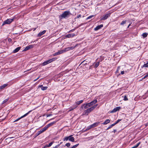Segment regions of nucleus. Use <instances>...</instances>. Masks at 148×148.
Wrapping results in <instances>:
<instances>
[{
    "label": "nucleus",
    "instance_id": "nucleus-47",
    "mask_svg": "<svg viewBox=\"0 0 148 148\" xmlns=\"http://www.w3.org/2000/svg\"><path fill=\"white\" fill-rule=\"evenodd\" d=\"M49 147V145H45V146L43 147L42 148H46L47 147Z\"/></svg>",
    "mask_w": 148,
    "mask_h": 148
},
{
    "label": "nucleus",
    "instance_id": "nucleus-20",
    "mask_svg": "<svg viewBox=\"0 0 148 148\" xmlns=\"http://www.w3.org/2000/svg\"><path fill=\"white\" fill-rule=\"evenodd\" d=\"M97 102V99H95L93 101H91L90 103V104L91 105V106H92V105H94Z\"/></svg>",
    "mask_w": 148,
    "mask_h": 148
},
{
    "label": "nucleus",
    "instance_id": "nucleus-38",
    "mask_svg": "<svg viewBox=\"0 0 148 148\" xmlns=\"http://www.w3.org/2000/svg\"><path fill=\"white\" fill-rule=\"evenodd\" d=\"M70 145H71L70 143H66L65 144V146H66L67 147H69L70 146Z\"/></svg>",
    "mask_w": 148,
    "mask_h": 148
},
{
    "label": "nucleus",
    "instance_id": "nucleus-16",
    "mask_svg": "<svg viewBox=\"0 0 148 148\" xmlns=\"http://www.w3.org/2000/svg\"><path fill=\"white\" fill-rule=\"evenodd\" d=\"M46 32V31L45 30H44L43 31L40 32L39 33L38 35V36L40 37L42 35H43Z\"/></svg>",
    "mask_w": 148,
    "mask_h": 148
},
{
    "label": "nucleus",
    "instance_id": "nucleus-12",
    "mask_svg": "<svg viewBox=\"0 0 148 148\" xmlns=\"http://www.w3.org/2000/svg\"><path fill=\"white\" fill-rule=\"evenodd\" d=\"M75 35L74 34H71L66 35L65 36L66 38H70L74 36Z\"/></svg>",
    "mask_w": 148,
    "mask_h": 148
},
{
    "label": "nucleus",
    "instance_id": "nucleus-58",
    "mask_svg": "<svg viewBox=\"0 0 148 148\" xmlns=\"http://www.w3.org/2000/svg\"><path fill=\"white\" fill-rule=\"evenodd\" d=\"M36 28H34V29H33V31H35L36 30Z\"/></svg>",
    "mask_w": 148,
    "mask_h": 148
},
{
    "label": "nucleus",
    "instance_id": "nucleus-50",
    "mask_svg": "<svg viewBox=\"0 0 148 148\" xmlns=\"http://www.w3.org/2000/svg\"><path fill=\"white\" fill-rule=\"evenodd\" d=\"M124 71H121V74L122 75H123V74H124Z\"/></svg>",
    "mask_w": 148,
    "mask_h": 148
},
{
    "label": "nucleus",
    "instance_id": "nucleus-51",
    "mask_svg": "<svg viewBox=\"0 0 148 148\" xmlns=\"http://www.w3.org/2000/svg\"><path fill=\"white\" fill-rule=\"evenodd\" d=\"M8 40L9 42H10L12 41V39L11 38H8Z\"/></svg>",
    "mask_w": 148,
    "mask_h": 148
},
{
    "label": "nucleus",
    "instance_id": "nucleus-45",
    "mask_svg": "<svg viewBox=\"0 0 148 148\" xmlns=\"http://www.w3.org/2000/svg\"><path fill=\"white\" fill-rule=\"evenodd\" d=\"M53 142H52L51 143H49V144L48 145L49 146V147L51 146V145L53 143Z\"/></svg>",
    "mask_w": 148,
    "mask_h": 148
},
{
    "label": "nucleus",
    "instance_id": "nucleus-35",
    "mask_svg": "<svg viewBox=\"0 0 148 148\" xmlns=\"http://www.w3.org/2000/svg\"><path fill=\"white\" fill-rule=\"evenodd\" d=\"M8 100V99H5L3 101L2 103V104H4L6 102H7Z\"/></svg>",
    "mask_w": 148,
    "mask_h": 148
},
{
    "label": "nucleus",
    "instance_id": "nucleus-40",
    "mask_svg": "<svg viewBox=\"0 0 148 148\" xmlns=\"http://www.w3.org/2000/svg\"><path fill=\"white\" fill-rule=\"evenodd\" d=\"M86 61L85 60H84L82 62L81 64H82L84 65L85 64H87V63L86 62Z\"/></svg>",
    "mask_w": 148,
    "mask_h": 148
},
{
    "label": "nucleus",
    "instance_id": "nucleus-1",
    "mask_svg": "<svg viewBox=\"0 0 148 148\" xmlns=\"http://www.w3.org/2000/svg\"><path fill=\"white\" fill-rule=\"evenodd\" d=\"M97 106L98 104H96L90 108H87V109L84 111L83 115H88V114L94 110Z\"/></svg>",
    "mask_w": 148,
    "mask_h": 148
},
{
    "label": "nucleus",
    "instance_id": "nucleus-52",
    "mask_svg": "<svg viewBox=\"0 0 148 148\" xmlns=\"http://www.w3.org/2000/svg\"><path fill=\"white\" fill-rule=\"evenodd\" d=\"M75 30V29H72L71 30H70L69 31V32H73Z\"/></svg>",
    "mask_w": 148,
    "mask_h": 148
},
{
    "label": "nucleus",
    "instance_id": "nucleus-55",
    "mask_svg": "<svg viewBox=\"0 0 148 148\" xmlns=\"http://www.w3.org/2000/svg\"><path fill=\"white\" fill-rule=\"evenodd\" d=\"M82 24L79 25V26L78 27H77L75 28H77L79 27H80Z\"/></svg>",
    "mask_w": 148,
    "mask_h": 148
},
{
    "label": "nucleus",
    "instance_id": "nucleus-15",
    "mask_svg": "<svg viewBox=\"0 0 148 148\" xmlns=\"http://www.w3.org/2000/svg\"><path fill=\"white\" fill-rule=\"evenodd\" d=\"M63 53L62 52V50H60L59 51H58L56 52L54 54H53V55L54 56H56V55H59Z\"/></svg>",
    "mask_w": 148,
    "mask_h": 148
},
{
    "label": "nucleus",
    "instance_id": "nucleus-4",
    "mask_svg": "<svg viewBox=\"0 0 148 148\" xmlns=\"http://www.w3.org/2000/svg\"><path fill=\"white\" fill-rule=\"evenodd\" d=\"M14 20V18L12 19H8L7 20L5 21L2 24V25H3L6 24H10Z\"/></svg>",
    "mask_w": 148,
    "mask_h": 148
},
{
    "label": "nucleus",
    "instance_id": "nucleus-33",
    "mask_svg": "<svg viewBox=\"0 0 148 148\" xmlns=\"http://www.w3.org/2000/svg\"><path fill=\"white\" fill-rule=\"evenodd\" d=\"M140 142H139L136 145L134 146V148H136L140 144Z\"/></svg>",
    "mask_w": 148,
    "mask_h": 148
},
{
    "label": "nucleus",
    "instance_id": "nucleus-8",
    "mask_svg": "<svg viewBox=\"0 0 148 148\" xmlns=\"http://www.w3.org/2000/svg\"><path fill=\"white\" fill-rule=\"evenodd\" d=\"M121 109V107H117L116 108L114 109L112 111H111L110 112L111 113H113L115 112H116L117 111H119Z\"/></svg>",
    "mask_w": 148,
    "mask_h": 148
},
{
    "label": "nucleus",
    "instance_id": "nucleus-59",
    "mask_svg": "<svg viewBox=\"0 0 148 148\" xmlns=\"http://www.w3.org/2000/svg\"><path fill=\"white\" fill-rule=\"evenodd\" d=\"M62 143V142H61L60 143V144H59L60 145Z\"/></svg>",
    "mask_w": 148,
    "mask_h": 148
},
{
    "label": "nucleus",
    "instance_id": "nucleus-10",
    "mask_svg": "<svg viewBox=\"0 0 148 148\" xmlns=\"http://www.w3.org/2000/svg\"><path fill=\"white\" fill-rule=\"evenodd\" d=\"M57 58H54L51 59H50L46 61L47 62V64H49L51 62L55 61L57 59Z\"/></svg>",
    "mask_w": 148,
    "mask_h": 148
},
{
    "label": "nucleus",
    "instance_id": "nucleus-42",
    "mask_svg": "<svg viewBox=\"0 0 148 148\" xmlns=\"http://www.w3.org/2000/svg\"><path fill=\"white\" fill-rule=\"evenodd\" d=\"M91 128H91V127H90V125L89 126L87 127L86 128V130L87 131V130H90V129H91Z\"/></svg>",
    "mask_w": 148,
    "mask_h": 148
},
{
    "label": "nucleus",
    "instance_id": "nucleus-36",
    "mask_svg": "<svg viewBox=\"0 0 148 148\" xmlns=\"http://www.w3.org/2000/svg\"><path fill=\"white\" fill-rule=\"evenodd\" d=\"M123 100L125 101L128 100V99L126 96L125 95L124 96Z\"/></svg>",
    "mask_w": 148,
    "mask_h": 148
},
{
    "label": "nucleus",
    "instance_id": "nucleus-25",
    "mask_svg": "<svg viewBox=\"0 0 148 148\" xmlns=\"http://www.w3.org/2000/svg\"><path fill=\"white\" fill-rule=\"evenodd\" d=\"M77 106H75L73 107H71L70 108L68 111L69 112H70L73 110L75 108H77Z\"/></svg>",
    "mask_w": 148,
    "mask_h": 148
},
{
    "label": "nucleus",
    "instance_id": "nucleus-21",
    "mask_svg": "<svg viewBox=\"0 0 148 148\" xmlns=\"http://www.w3.org/2000/svg\"><path fill=\"white\" fill-rule=\"evenodd\" d=\"M8 85V84H4L3 85L0 86V91H1L2 89L7 86Z\"/></svg>",
    "mask_w": 148,
    "mask_h": 148
},
{
    "label": "nucleus",
    "instance_id": "nucleus-29",
    "mask_svg": "<svg viewBox=\"0 0 148 148\" xmlns=\"http://www.w3.org/2000/svg\"><path fill=\"white\" fill-rule=\"evenodd\" d=\"M99 62H97L95 64V68H97L98 67V66H99Z\"/></svg>",
    "mask_w": 148,
    "mask_h": 148
},
{
    "label": "nucleus",
    "instance_id": "nucleus-19",
    "mask_svg": "<svg viewBox=\"0 0 148 148\" xmlns=\"http://www.w3.org/2000/svg\"><path fill=\"white\" fill-rule=\"evenodd\" d=\"M21 47H19L16 48L13 51V53H16L18 52L20 49Z\"/></svg>",
    "mask_w": 148,
    "mask_h": 148
},
{
    "label": "nucleus",
    "instance_id": "nucleus-43",
    "mask_svg": "<svg viewBox=\"0 0 148 148\" xmlns=\"http://www.w3.org/2000/svg\"><path fill=\"white\" fill-rule=\"evenodd\" d=\"M81 16L82 15L81 14H79L76 17H75V18H79L80 17H81Z\"/></svg>",
    "mask_w": 148,
    "mask_h": 148
},
{
    "label": "nucleus",
    "instance_id": "nucleus-13",
    "mask_svg": "<svg viewBox=\"0 0 148 148\" xmlns=\"http://www.w3.org/2000/svg\"><path fill=\"white\" fill-rule=\"evenodd\" d=\"M33 47L32 45H29L28 46L26 47L23 50L24 51H27L30 49V48H32Z\"/></svg>",
    "mask_w": 148,
    "mask_h": 148
},
{
    "label": "nucleus",
    "instance_id": "nucleus-23",
    "mask_svg": "<svg viewBox=\"0 0 148 148\" xmlns=\"http://www.w3.org/2000/svg\"><path fill=\"white\" fill-rule=\"evenodd\" d=\"M148 35V34L147 33H144L142 34V36H143V38H145Z\"/></svg>",
    "mask_w": 148,
    "mask_h": 148
},
{
    "label": "nucleus",
    "instance_id": "nucleus-27",
    "mask_svg": "<svg viewBox=\"0 0 148 148\" xmlns=\"http://www.w3.org/2000/svg\"><path fill=\"white\" fill-rule=\"evenodd\" d=\"M85 104H83L82 105L80 108V110H84L86 109V108H84V106H85Z\"/></svg>",
    "mask_w": 148,
    "mask_h": 148
},
{
    "label": "nucleus",
    "instance_id": "nucleus-49",
    "mask_svg": "<svg viewBox=\"0 0 148 148\" xmlns=\"http://www.w3.org/2000/svg\"><path fill=\"white\" fill-rule=\"evenodd\" d=\"M13 137H10V138H7L5 140H8L9 139H10V138H13Z\"/></svg>",
    "mask_w": 148,
    "mask_h": 148
},
{
    "label": "nucleus",
    "instance_id": "nucleus-18",
    "mask_svg": "<svg viewBox=\"0 0 148 148\" xmlns=\"http://www.w3.org/2000/svg\"><path fill=\"white\" fill-rule=\"evenodd\" d=\"M46 130H45L44 127L43 128L41 129L40 130L38 131L37 132V133H38V134H39V135H40V134L43 133Z\"/></svg>",
    "mask_w": 148,
    "mask_h": 148
},
{
    "label": "nucleus",
    "instance_id": "nucleus-7",
    "mask_svg": "<svg viewBox=\"0 0 148 148\" xmlns=\"http://www.w3.org/2000/svg\"><path fill=\"white\" fill-rule=\"evenodd\" d=\"M31 111H32V110H30V111H29L28 112H27V113H26V114H25L24 115H23V116H21L20 118H18L17 119L15 120L14 121V122H16V121H18V120H19L21 119H22V118H23V117H24L27 116V115L29 114V113L30 112H31Z\"/></svg>",
    "mask_w": 148,
    "mask_h": 148
},
{
    "label": "nucleus",
    "instance_id": "nucleus-44",
    "mask_svg": "<svg viewBox=\"0 0 148 148\" xmlns=\"http://www.w3.org/2000/svg\"><path fill=\"white\" fill-rule=\"evenodd\" d=\"M93 16H94L93 15L90 16H88V17L87 19H90V18H92Z\"/></svg>",
    "mask_w": 148,
    "mask_h": 148
},
{
    "label": "nucleus",
    "instance_id": "nucleus-37",
    "mask_svg": "<svg viewBox=\"0 0 148 148\" xmlns=\"http://www.w3.org/2000/svg\"><path fill=\"white\" fill-rule=\"evenodd\" d=\"M79 145V144H77L76 145H73L72 147H71V148H75L77 147Z\"/></svg>",
    "mask_w": 148,
    "mask_h": 148
},
{
    "label": "nucleus",
    "instance_id": "nucleus-3",
    "mask_svg": "<svg viewBox=\"0 0 148 148\" xmlns=\"http://www.w3.org/2000/svg\"><path fill=\"white\" fill-rule=\"evenodd\" d=\"M73 135H70L68 136H66L63 139L64 141H67L69 140L70 141L72 142H74L75 141V138L72 136Z\"/></svg>",
    "mask_w": 148,
    "mask_h": 148
},
{
    "label": "nucleus",
    "instance_id": "nucleus-30",
    "mask_svg": "<svg viewBox=\"0 0 148 148\" xmlns=\"http://www.w3.org/2000/svg\"><path fill=\"white\" fill-rule=\"evenodd\" d=\"M115 125L113 123L111 125H110L107 129V130H109V129H110V128H112L113 126Z\"/></svg>",
    "mask_w": 148,
    "mask_h": 148
},
{
    "label": "nucleus",
    "instance_id": "nucleus-11",
    "mask_svg": "<svg viewBox=\"0 0 148 148\" xmlns=\"http://www.w3.org/2000/svg\"><path fill=\"white\" fill-rule=\"evenodd\" d=\"M103 25L102 24L100 25L97 26L95 28H94L95 31H97L98 30L100 29L101 28L103 27Z\"/></svg>",
    "mask_w": 148,
    "mask_h": 148
},
{
    "label": "nucleus",
    "instance_id": "nucleus-28",
    "mask_svg": "<svg viewBox=\"0 0 148 148\" xmlns=\"http://www.w3.org/2000/svg\"><path fill=\"white\" fill-rule=\"evenodd\" d=\"M148 67V62H147V63H146L143 66H142V67Z\"/></svg>",
    "mask_w": 148,
    "mask_h": 148
},
{
    "label": "nucleus",
    "instance_id": "nucleus-39",
    "mask_svg": "<svg viewBox=\"0 0 148 148\" xmlns=\"http://www.w3.org/2000/svg\"><path fill=\"white\" fill-rule=\"evenodd\" d=\"M148 77V73L146 74V75L144 77H143L142 78V79H144Z\"/></svg>",
    "mask_w": 148,
    "mask_h": 148
},
{
    "label": "nucleus",
    "instance_id": "nucleus-48",
    "mask_svg": "<svg viewBox=\"0 0 148 148\" xmlns=\"http://www.w3.org/2000/svg\"><path fill=\"white\" fill-rule=\"evenodd\" d=\"M59 146H60V145H57L56 146L53 148H57L58 147H59Z\"/></svg>",
    "mask_w": 148,
    "mask_h": 148
},
{
    "label": "nucleus",
    "instance_id": "nucleus-24",
    "mask_svg": "<svg viewBox=\"0 0 148 148\" xmlns=\"http://www.w3.org/2000/svg\"><path fill=\"white\" fill-rule=\"evenodd\" d=\"M62 53L66 52L68 51H69V47L65 48L64 49L62 50Z\"/></svg>",
    "mask_w": 148,
    "mask_h": 148
},
{
    "label": "nucleus",
    "instance_id": "nucleus-14",
    "mask_svg": "<svg viewBox=\"0 0 148 148\" xmlns=\"http://www.w3.org/2000/svg\"><path fill=\"white\" fill-rule=\"evenodd\" d=\"M84 108H88V107L91 106L90 103H85Z\"/></svg>",
    "mask_w": 148,
    "mask_h": 148
},
{
    "label": "nucleus",
    "instance_id": "nucleus-41",
    "mask_svg": "<svg viewBox=\"0 0 148 148\" xmlns=\"http://www.w3.org/2000/svg\"><path fill=\"white\" fill-rule=\"evenodd\" d=\"M48 64L46 61L44 62L42 64V66H45Z\"/></svg>",
    "mask_w": 148,
    "mask_h": 148
},
{
    "label": "nucleus",
    "instance_id": "nucleus-26",
    "mask_svg": "<svg viewBox=\"0 0 148 148\" xmlns=\"http://www.w3.org/2000/svg\"><path fill=\"white\" fill-rule=\"evenodd\" d=\"M83 101V100H81L79 101H77L76 102V104L79 105L81 103H82Z\"/></svg>",
    "mask_w": 148,
    "mask_h": 148
},
{
    "label": "nucleus",
    "instance_id": "nucleus-34",
    "mask_svg": "<svg viewBox=\"0 0 148 148\" xmlns=\"http://www.w3.org/2000/svg\"><path fill=\"white\" fill-rule=\"evenodd\" d=\"M76 46V45L75 46H74V47H69V50H73V49L74 48H75V47Z\"/></svg>",
    "mask_w": 148,
    "mask_h": 148
},
{
    "label": "nucleus",
    "instance_id": "nucleus-53",
    "mask_svg": "<svg viewBox=\"0 0 148 148\" xmlns=\"http://www.w3.org/2000/svg\"><path fill=\"white\" fill-rule=\"evenodd\" d=\"M116 130L115 129V130H114L112 132H114V133H115V132H116Z\"/></svg>",
    "mask_w": 148,
    "mask_h": 148
},
{
    "label": "nucleus",
    "instance_id": "nucleus-56",
    "mask_svg": "<svg viewBox=\"0 0 148 148\" xmlns=\"http://www.w3.org/2000/svg\"><path fill=\"white\" fill-rule=\"evenodd\" d=\"M131 24H132V23H130V24L128 26V27H127V28H128L129 27V26H130L131 25Z\"/></svg>",
    "mask_w": 148,
    "mask_h": 148
},
{
    "label": "nucleus",
    "instance_id": "nucleus-60",
    "mask_svg": "<svg viewBox=\"0 0 148 148\" xmlns=\"http://www.w3.org/2000/svg\"><path fill=\"white\" fill-rule=\"evenodd\" d=\"M131 148H134V146L133 147H132Z\"/></svg>",
    "mask_w": 148,
    "mask_h": 148
},
{
    "label": "nucleus",
    "instance_id": "nucleus-57",
    "mask_svg": "<svg viewBox=\"0 0 148 148\" xmlns=\"http://www.w3.org/2000/svg\"><path fill=\"white\" fill-rule=\"evenodd\" d=\"M39 78V77H38L36 79H35L34 80V81H36V80H37V79H38V78Z\"/></svg>",
    "mask_w": 148,
    "mask_h": 148
},
{
    "label": "nucleus",
    "instance_id": "nucleus-17",
    "mask_svg": "<svg viewBox=\"0 0 148 148\" xmlns=\"http://www.w3.org/2000/svg\"><path fill=\"white\" fill-rule=\"evenodd\" d=\"M39 87L41 88V90H47L48 88L47 86H43L42 85L39 86Z\"/></svg>",
    "mask_w": 148,
    "mask_h": 148
},
{
    "label": "nucleus",
    "instance_id": "nucleus-32",
    "mask_svg": "<svg viewBox=\"0 0 148 148\" xmlns=\"http://www.w3.org/2000/svg\"><path fill=\"white\" fill-rule=\"evenodd\" d=\"M126 21H123L121 23V25H123L126 23Z\"/></svg>",
    "mask_w": 148,
    "mask_h": 148
},
{
    "label": "nucleus",
    "instance_id": "nucleus-2",
    "mask_svg": "<svg viewBox=\"0 0 148 148\" xmlns=\"http://www.w3.org/2000/svg\"><path fill=\"white\" fill-rule=\"evenodd\" d=\"M70 14L71 13L69 11H65L59 16V18L61 19L63 18H66L68 17Z\"/></svg>",
    "mask_w": 148,
    "mask_h": 148
},
{
    "label": "nucleus",
    "instance_id": "nucleus-22",
    "mask_svg": "<svg viewBox=\"0 0 148 148\" xmlns=\"http://www.w3.org/2000/svg\"><path fill=\"white\" fill-rule=\"evenodd\" d=\"M110 122V120L109 119H107L102 124L103 125H106L109 123Z\"/></svg>",
    "mask_w": 148,
    "mask_h": 148
},
{
    "label": "nucleus",
    "instance_id": "nucleus-46",
    "mask_svg": "<svg viewBox=\"0 0 148 148\" xmlns=\"http://www.w3.org/2000/svg\"><path fill=\"white\" fill-rule=\"evenodd\" d=\"M119 69H120V67H118L117 68V70L116 72V73H118V71H119Z\"/></svg>",
    "mask_w": 148,
    "mask_h": 148
},
{
    "label": "nucleus",
    "instance_id": "nucleus-61",
    "mask_svg": "<svg viewBox=\"0 0 148 148\" xmlns=\"http://www.w3.org/2000/svg\"><path fill=\"white\" fill-rule=\"evenodd\" d=\"M16 2V1H14V3H15Z\"/></svg>",
    "mask_w": 148,
    "mask_h": 148
},
{
    "label": "nucleus",
    "instance_id": "nucleus-5",
    "mask_svg": "<svg viewBox=\"0 0 148 148\" xmlns=\"http://www.w3.org/2000/svg\"><path fill=\"white\" fill-rule=\"evenodd\" d=\"M111 13L109 12L108 13L105 14L103 16V17L101 18V20H105L107 18H108L110 16V14H111Z\"/></svg>",
    "mask_w": 148,
    "mask_h": 148
},
{
    "label": "nucleus",
    "instance_id": "nucleus-54",
    "mask_svg": "<svg viewBox=\"0 0 148 148\" xmlns=\"http://www.w3.org/2000/svg\"><path fill=\"white\" fill-rule=\"evenodd\" d=\"M39 135V134H38L37 132L36 133V136H38Z\"/></svg>",
    "mask_w": 148,
    "mask_h": 148
},
{
    "label": "nucleus",
    "instance_id": "nucleus-31",
    "mask_svg": "<svg viewBox=\"0 0 148 148\" xmlns=\"http://www.w3.org/2000/svg\"><path fill=\"white\" fill-rule=\"evenodd\" d=\"M121 119H119L116 121V122L114 123V124L115 125H116L117 123H118L119 122L121 121Z\"/></svg>",
    "mask_w": 148,
    "mask_h": 148
},
{
    "label": "nucleus",
    "instance_id": "nucleus-6",
    "mask_svg": "<svg viewBox=\"0 0 148 148\" xmlns=\"http://www.w3.org/2000/svg\"><path fill=\"white\" fill-rule=\"evenodd\" d=\"M56 121H53L52 122H51L49 124L47 125L46 126H45L44 128L46 130L48 128H49V127L52 126L55 123H56Z\"/></svg>",
    "mask_w": 148,
    "mask_h": 148
},
{
    "label": "nucleus",
    "instance_id": "nucleus-9",
    "mask_svg": "<svg viewBox=\"0 0 148 148\" xmlns=\"http://www.w3.org/2000/svg\"><path fill=\"white\" fill-rule=\"evenodd\" d=\"M100 123V122H98L94 123L93 124L90 125L91 128H93L97 126Z\"/></svg>",
    "mask_w": 148,
    "mask_h": 148
}]
</instances>
